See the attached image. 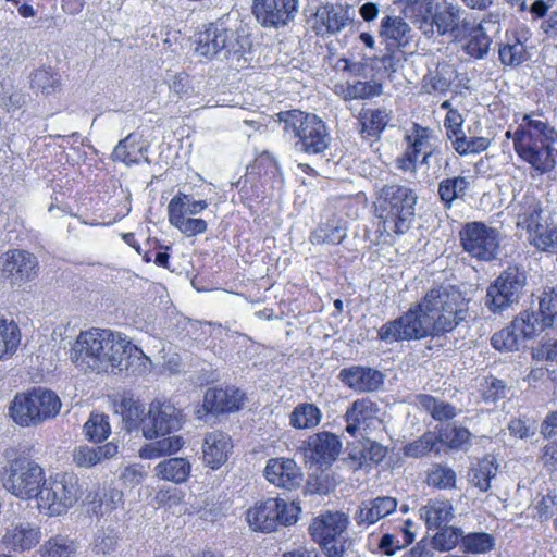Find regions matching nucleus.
<instances>
[{
    "mask_svg": "<svg viewBox=\"0 0 557 557\" xmlns=\"http://www.w3.org/2000/svg\"><path fill=\"white\" fill-rule=\"evenodd\" d=\"M467 302L461 294L446 286L430 289L405 314L383 324L379 338L401 342L438 336L454 330L467 317Z\"/></svg>",
    "mask_w": 557,
    "mask_h": 557,
    "instance_id": "obj_1",
    "label": "nucleus"
},
{
    "mask_svg": "<svg viewBox=\"0 0 557 557\" xmlns=\"http://www.w3.org/2000/svg\"><path fill=\"white\" fill-rule=\"evenodd\" d=\"M133 350L144 364L149 361L140 349L132 346L121 334L92 327L79 333L71 348L70 359L82 371L100 373L114 368L122 370L123 361L132 357ZM128 363L126 360L125 369Z\"/></svg>",
    "mask_w": 557,
    "mask_h": 557,
    "instance_id": "obj_2",
    "label": "nucleus"
},
{
    "mask_svg": "<svg viewBox=\"0 0 557 557\" xmlns=\"http://www.w3.org/2000/svg\"><path fill=\"white\" fill-rule=\"evenodd\" d=\"M518 157L537 174L552 172L556 166L554 145L557 131L542 114H524L515 132L507 131Z\"/></svg>",
    "mask_w": 557,
    "mask_h": 557,
    "instance_id": "obj_3",
    "label": "nucleus"
},
{
    "mask_svg": "<svg viewBox=\"0 0 557 557\" xmlns=\"http://www.w3.org/2000/svg\"><path fill=\"white\" fill-rule=\"evenodd\" d=\"M418 196L413 189L398 185H384L375 201L376 218L387 235L406 234L412 225Z\"/></svg>",
    "mask_w": 557,
    "mask_h": 557,
    "instance_id": "obj_4",
    "label": "nucleus"
},
{
    "mask_svg": "<svg viewBox=\"0 0 557 557\" xmlns=\"http://www.w3.org/2000/svg\"><path fill=\"white\" fill-rule=\"evenodd\" d=\"M250 48L249 38L222 20L211 23L196 38V52L208 59L238 64Z\"/></svg>",
    "mask_w": 557,
    "mask_h": 557,
    "instance_id": "obj_5",
    "label": "nucleus"
},
{
    "mask_svg": "<svg viewBox=\"0 0 557 557\" xmlns=\"http://www.w3.org/2000/svg\"><path fill=\"white\" fill-rule=\"evenodd\" d=\"M350 524L348 515L342 511H325L311 521L308 532L326 557H346L354 540L347 535Z\"/></svg>",
    "mask_w": 557,
    "mask_h": 557,
    "instance_id": "obj_6",
    "label": "nucleus"
},
{
    "mask_svg": "<svg viewBox=\"0 0 557 557\" xmlns=\"http://www.w3.org/2000/svg\"><path fill=\"white\" fill-rule=\"evenodd\" d=\"M62 403L59 396L47 388L34 387L26 393H17L10 405V416L21 426H36L55 418Z\"/></svg>",
    "mask_w": 557,
    "mask_h": 557,
    "instance_id": "obj_7",
    "label": "nucleus"
},
{
    "mask_svg": "<svg viewBox=\"0 0 557 557\" xmlns=\"http://www.w3.org/2000/svg\"><path fill=\"white\" fill-rule=\"evenodd\" d=\"M278 119L284 132L298 138L295 143L298 151L315 154L329 147L330 135L326 125L315 114L292 110L281 112Z\"/></svg>",
    "mask_w": 557,
    "mask_h": 557,
    "instance_id": "obj_8",
    "label": "nucleus"
},
{
    "mask_svg": "<svg viewBox=\"0 0 557 557\" xmlns=\"http://www.w3.org/2000/svg\"><path fill=\"white\" fill-rule=\"evenodd\" d=\"M82 496L79 479L74 473H57L45 480L37 507L48 516L65 513Z\"/></svg>",
    "mask_w": 557,
    "mask_h": 557,
    "instance_id": "obj_9",
    "label": "nucleus"
},
{
    "mask_svg": "<svg viewBox=\"0 0 557 557\" xmlns=\"http://www.w3.org/2000/svg\"><path fill=\"white\" fill-rule=\"evenodd\" d=\"M527 273L523 269L510 265L487 286L484 305L490 312L503 314L517 305L523 296Z\"/></svg>",
    "mask_w": 557,
    "mask_h": 557,
    "instance_id": "obj_10",
    "label": "nucleus"
},
{
    "mask_svg": "<svg viewBox=\"0 0 557 557\" xmlns=\"http://www.w3.org/2000/svg\"><path fill=\"white\" fill-rule=\"evenodd\" d=\"M301 509L295 502L282 498H267L257 502L246 511L249 527L257 532L270 533L280 525H292L298 520Z\"/></svg>",
    "mask_w": 557,
    "mask_h": 557,
    "instance_id": "obj_11",
    "label": "nucleus"
},
{
    "mask_svg": "<svg viewBox=\"0 0 557 557\" xmlns=\"http://www.w3.org/2000/svg\"><path fill=\"white\" fill-rule=\"evenodd\" d=\"M45 480V472L38 463L21 457L10 462L4 487L16 497L37 500Z\"/></svg>",
    "mask_w": 557,
    "mask_h": 557,
    "instance_id": "obj_12",
    "label": "nucleus"
},
{
    "mask_svg": "<svg viewBox=\"0 0 557 557\" xmlns=\"http://www.w3.org/2000/svg\"><path fill=\"white\" fill-rule=\"evenodd\" d=\"M463 250L480 261H493L499 253V232L483 222H469L459 233Z\"/></svg>",
    "mask_w": 557,
    "mask_h": 557,
    "instance_id": "obj_13",
    "label": "nucleus"
},
{
    "mask_svg": "<svg viewBox=\"0 0 557 557\" xmlns=\"http://www.w3.org/2000/svg\"><path fill=\"white\" fill-rule=\"evenodd\" d=\"M37 258L22 249H12L0 257V277L12 286H22L38 275Z\"/></svg>",
    "mask_w": 557,
    "mask_h": 557,
    "instance_id": "obj_14",
    "label": "nucleus"
},
{
    "mask_svg": "<svg viewBox=\"0 0 557 557\" xmlns=\"http://www.w3.org/2000/svg\"><path fill=\"white\" fill-rule=\"evenodd\" d=\"M300 0H253L252 13L263 27L280 28L293 22Z\"/></svg>",
    "mask_w": 557,
    "mask_h": 557,
    "instance_id": "obj_15",
    "label": "nucleus"
},
{
    "mask_svg": "<svg viewBox=\"0 0 557 557\" xmlns=\"http://www.w3.org/2000/svg\"><path fill=\"white\" fill-rule=\"evenodd\" d=\"M471 21L466 11L456 3L444 2L434 13L435 35L448 36L454 41L462 40L471 30Z\"/></svg>",
    "mask_w": 557,
    "mask_h": 557,
    "instance_id": "obj_16",
    "label": "nucleus"
},
{
    "mask_svg": "<svg viewBox=\"0 0 557 557\" xmlns=\"http://www.w3.org/2000/svg\"><path fill=\"white\" fill-rule=\"evenodd\" d=\"M182 426V414L173 405L152 401L144 419V436L157 438L159 435H168Z\"/></svg>",
    "mask_w": 557,
    "mask_h": 557,
    "instance_id": "obj_17",
    "label": "nucleus"
},
{
    "mask_svg": "<svg viewBox=\"0 0 557 557\" xmlns=\"http://www.w3.org/2000/svg\"><path fill=\"white\" fill-rule=\"evenodd\" d=\"M244 403V393L238 388H208L203 396L202 408L197 410L199 419L209 413L220 414L237 411Z\"/></svg>",
    "mask_w": 557,
    "mask_h": 557,
    "instance_id": "obj_18",
    "label": "nucleus"
},
{
    "mask_svg": "<svg viewBox=\"0 0 557 557\" xmlns=\"http://www.w3.org/2000/svg\"><path fill=\"white\" fill-rule=\"evenodd\" d=\"M338 379L344 385L358 393L377 391L384 383V374L381 371L362 366L342 369Z\"/></svg>",
    "mask_w": 557,
    "mask_h": 557,
    "instance_id": "obj_19",
    "label": "nucleus"
},
{
    "mask_svg": "<svg viewBox=\"0 0 557 557\" xmlns=\"http://www.w3.org/2000/svg\"><path fill=\"white\" fill-rule=\"evenodd\" d=\"M397 505V499L391 496H377L362 500L354 513V520L358 527L367 529L393 513Z\"/></svg>",
    "mask_w": 557,
    "mask_h": 557,
    "instance_id": "obj_20",
    "label": "nucleus"
},
{
    "mask_svg": "<svg viewBox=\"0 0 557 557\" xmlns=\"http://www.w3.org/2000/svg\"><path fill=\"white\" fill-rule=\"evenodd\" d=\"M265 479L277 487L292 490L301 484L302 474L293 459L272 458L264 468Z\"/></svg>",
    "mask_w": 557,
    "mask_h": 557,
    "instance_id": "obj_21",
    "label": "nucleus"
},
{
    "mask_svg": "<svg viewBox=\"0 0 557 557\" xmlns=\"http://www.w3.org/2000/svg\"><path fill=\"white\" fill-rule=\"evenodd\" d=\"M307 447L311 458L321 466H330L342 450V442L331 432H319L308 437Z\"/></svg>",
    "mask_w": 557,
    "mask_h": 557,
    "instance_id": "obj_22",
    "label": "nucleus"
},
{
    "mask_svg": "<svg viewBox=\"0 0 557 557\" xmlns=\"http://www.w3.org/2000/svg\"><path fill=\"white\" fill-rule=\"evenodd\" d=\"M434 8V0H405L404 12L406 16L428 38L435 36Z\"/></svg>",
    "mask_w": 557,
    "mask_h": 557,
    "instance_id": "obj_23",
    "label": "nucleus"
},
{
    "mask_svg": "<svg viewBox=\"0 0 557 557\" xmlns=\"http://www.w3.org/2000/svg\"><path fill=\"white\" fill-rule=\"evenodd\" d=\"M233 447L231 437L221 431H212L205 437L202 451L203 460L212 469L220 468L226 462Z\"/></svg>",
    "mask_w": 557,
    "mask_h": 557,
    "instance_id": "obj_24",
    "label": "nucleus"
},
{
    "mask_svg": "<svg viewBox=\"0 0 557 557\" xmlns=\"http://www.w3.org/2000/svg\"><path fill=\"white\" fill-rule=\"evenodd\" d=\"M380 37L386 49L406 47L412 37L410 25L400 16H385L381 21Z\"/></svg>",
    "mask_w": 557,
    "mask_h": 557,
    "instance_id": "obj_25",
    "label": "nucleus"
},
{
    "mask_svg": "<svg viewBox=\"0 0 557 557\" xmlns=\"http://www.w3.org/2000/svg\"><path fill=\"white\" fill-rule=\"evenodd\" d=\"M117 454L119 445L115 442L100 446L81 445L74 448L72 460L76 467L89 469L114 458Z\"/></svg>",
    "mask_w": 557,
    "mask_h": 557,
    "instance_id": "obj_26",
    "label": "nucleus"
},
{
    "mask_svg": "<svg viewBox=\"0 0 557 557\" xmlns=\"http://www.w3.org/2000/svg\"><path fill=\"white\" fill-rule=\"evenodd\" d=\"M377 411L376 404L369 398L355 400L345 413L346 432L355 436L361 428L370 425Z\"/></svg>",
    "mask_w": 557,
    "mask_h": 557,
    "instance_id": "obj_27",
    "label": "nucleus"
},
{
    "mask_svg": "<svg viewBox=\"0 0 557 557\" xmlns=\"http://www.w3.org/2000/svg\"><path fill=\"white\" fill-rule=\"evenodd\" d=\"M457 78V70L447 62L438 63L433 71H429L422 81V87L428 94H445Z\"/></svg>",
    "mask_w": 557,
    "mask_h": 557,
    "instance_id": "obj_28",
    "label": "nucleus"
},
{
    "mask_svg": "<svg viewBox=\"0 0 557 557\" xmlns=\"http://www.w3.org/2000/svg\"><path fill=\"white\" fill-rule=\"evenodd\" d=\"M3 544L14 550L30 549L39 542V531L28 522H22L8 529L2 539Z\"/></svg>",
    "mask_w": 557,
    "mask_h": 557,
    "instance_id": "obj_29",
    "label": "nucleus"
},
{
    "mask_svg": "<svg viewBox=\"0 0 557 557\" xmlns=\"http://www.w3.org/2000/svg\"><path fill=\"white\" fill-rule=\"evenodd\" d=\"M420 518L425 521L428 529L446 525L454 517L453 505L448 500H430L419 510Z\"/></svg>",
    "mask_w": 557,
    "mask_h": 557,
    "instance_id": "obj_30",
    "label": "nucleus"
},
{
    "mask_svg": "<svg viewBox=\"0 0 557 557\" xmlns=\"http://www.w3.org/2000/svg\"><path fill=\"white\" fill-rule=\"evenodd\" d=\"M498 471V465L494 456L487 455L473 463L468 471L469 482L481 492H487L491 487V480Z\"/></svg>",
    "mask_w": 557,
    "mask_h": 557,
    "instance_id": "obj_31",
    "label": "nucleus"
},
{
    "mask_svg": "<svg viewBox=\"0 0 557 557\" xmlns=\"http://www.w3.org/2000/svg\"><path fill=\"white\" fill-rule=\"evenodd\" d=\"M360 133L363 137H380L391 121V112L386 109H363L359 113Z\"/></svg>",
    "mask_w": 557,
    "mask_h": 557,
    "instance_id": "obj_32",
    "label": "nucleus"
},
{
    "mask_svg": "<svg viewBox=\"0 0 557 557\" xmlns=\"http://www.w3.org/2000/svg\"><path fill=\"white\" fill-rule=\"evenodd\" d=\"M315 16L325 26L329 34L339 33L352 21L349 15V8L345 9L342 5L321 7L318 9Z\"/></svg>",
    "mask_w": 557,
    "mask_h": 557,
    "instance_id": "obj_33",
    "label": "nucleus"
},
{
    "mask_svg": "<svg viewBox=\"0 0 557 557\" xmlns=\"http://www.w3.org/2000/svg\"><path fill=\"white\" fill-rule=\"evenodd\" d=\"M190 470L189 461L180 457L163 460L154 467L157 476L176 484L184 483L188 479Z\"/></svg>",
    "mask_w": 557,
    "mask_h": 557,
    "instance_id": "obj_34",
    "label": "nucleus"
},
{
    "mask_svg": "<svg viewBox=\"0 0 557 557\" xmlns=\"http://www.w3.org/2000/svg\"><path fill=\"white\" fill-rule=\"evenodd\" d=\"M183 446V440L178 435H159L156 441L143 446L139 457L143 459H156L164 455L177 453Z\"/></svg>",
    "mask_w": 557,
    "mask_h": 557,
    "instance_id": "obj_35",
    "label": "nucleus"
},
{
    "mask_svg": "<svg viewBox=\"0 0 557 557\" xmlns=\"http://www.w3.org/2000/svg\"><path fill=\"white\" fill-rule=\"evenodd\" d=\"M540 312L523 310L513 320L512 324L522 339H530L539 335L544 329L549 327L544 324V319Z\"/></svg>",
    "mask_w": 557,
    "mask_h": 557,
    "instance_id": "obj_36",
    "label": "nucleus"
},
{
    "mask_svg": "<svg viewBox=\"0 0 557 557\" xmlns=\"http://www.w3.org/2000/svg\"><path fill=\"white\" fill-rule=\"evenodd\" d=\"M321 410L314 404L302 403L293 409L289 423L293 428L299 430L312 429L321 422Z\"/></svg>",
    "mask_w": 557,
    "mask_h": 557,
    "instance_id": "obj_37",
    "label": "nucleus"
},
{
    "mask_svg": "<svg viewBox=\"0 0 557 557\" xmlns=\"http://www.w3.org/2000/svg\"><path fill=\"white\" fill-rule=\"evenodd\" d=\"M21 331L14 321L0 319V360L12 357L20 345Z\"/></svg>",
    "mask_w": 557,
    "mask_h": 557,
    "instance_id": "obj_38",
    "label": "nucleus"
},
{
    "mask_svg": "<svg viewBox=\"0 0 557 557\" xmlns=\"http://www.w3.org/2000/svg\"><path fill=\"white\" fill-rule=\"evenodd\" d=\"M469 187V181L465 176L445 178L438 184V196L445 208H450L456 199H462Z\"/></svg>",
    "mask_w": 557,
    "mask_h": 557,
    "instance_id": "obj_39",
    "label": "nucleus"
},
{
    "mask_svg": "<svg viewBox=\"0 0 557 557\" xmlns=\"http://www.w3.org/2000/svg\"><path fill=\"white\" fill-rule=\"evenodd\" d=\"M525 205L527 206L517 214V226L525 228L531 238L539 232L540 226H543L545 223H543L542 208L537 201L530 199Z\"/></svg>",
    "mask_w": 557,
    "mask_h": 557,
    "instance_id": "obj_40",
    "label": "nucleus"
},
{
    "mask_svg": "<svg viewBox=\"0 0 557 557\" xmlns=\"http://www.w3.org/2000/svg\"><path fill=\"white\" fill-rule=\"evenodd\" d=\"M120 409L127 431H132L139 425L144 431L145 407L138 400H135L132 396H124Z\"/></svg>",
    "mask_w": 557,
    "mask_h": 557,
    "instance_id": "obj_41",
    "label": "nucleus"
},
{
    "mask_svg": "<svg viewBox=\"0 0 557 557\" xmlns=\"http://www.w3.org/2000/svg\"><path fill=\"white\" fill-rule=\"evenodd\" d=\"M467 37H469V40L463 47L466 53L475 59L485 58L492 39L486 35L481 25L474 26L471 23V30H469Z\"/></svg>",
    "mask_w": 557,
    "mask_h": 557,
    "instance_id": "obj_42",
    "label": "nucleus"
},
{
    "mask_svg": "<svg viewBox=\"0 0 557 557\" xmlns=\"http://www.w3.org/2000/svg\"><path fill=\"white\" fill-rule=\"evenodd\" d=\"M456 481V472L450 467L442 463H433L426 472V484L437 490L455 488Z\"/></svg>",
    "mask_w": 557,
    "mask_h": 557,
    "instance_id": "obj_43",
    "label": "nucleus"
},
{
    "mask_svg": "<svg viewBox=\"0 0 557 557\" xmlns=\"http://www.w3.org/2000/svg\"><path fill=\"white\" fill-rule=\"evenodd\" d=\"M498 54L500 62L507 66H518L529 58L525 45L517 36L508 38V41L499 47Z\"/></svg>",
    "mask_w": 557,
    "mask_h": 557,
    "instance_id": "obj_44",
    "label": "nucleus"
},
{
    "mask_svg": "<svg viewBox=\"0 0 557 557\" xmlns=\"http://www.w3.org/2000/svg\"><path fill=\"white\" fill-rule=\"evenodd\" d=\"M495 546V537L486 532L462 534L461 549L469 554H485Z\"/></svg>",
    "mask_w": 557,
    "mask_h": 557,
    "instance_id": "obj_45",
    "label": "nucleus"
},
{
    "mask_svg": "<svg viewBox=\"0 0 557 557\" xmlns=\"http://www.w3.org/2000/svg\"><path fill=\"white\" fill-rule=\"evenodd\" d=\"M45 557H73L76 543L66 535L58 534L49 539L41 547Z\"/></svg>",
    "mask_w": 557,
    "mask_h": 557,
    "instance_id": "obj_46",
    "label": "nucleus"
},
{
    "mask_svg": "<svg viewBox=\"0 0 557 557\" xmlns=\"http://www.w3.org/2000/svg\"><path fill=\"white\" fill-rule=\"evenodd\" d=\"M419 404L437 421H447L456 417L457 410L454 406L431 395H419Z\"/></svg>",
    "mask_w": 557,
    "mask_h": 557,
    "instance_id": "obj_47",
    "label": "nucleus"
},
{
    "mask_svg": "<svg viewBox=\"0 0 557 557\" xmlns=\"http://www.w3.org/2000/svg\"><path fill=\"white\" fill-rule=\"evenodd\" d=\"M431 134L430 128L413 124L411 133L406 135L407 151L417 158L419 154H426V151L432 150Z\"/></svg>",
    "mask_w": 557,
    "mask_h": 557,
    "instance_id": "obj_48",
    "label": "nucleus"
},
{
    "mask_svg": "<svg viewBox=\"0 0 557 557\" xmlns=\"http://www.w3.org/2000/svg\"><path fill=\"white\" fill-rule=\"evenodd\" d=\"M84 432L90 442L100 443L111 433L108 416L103 413H91L84 424Z\"/></svg>",
    "mask_w": 557,
    "mask_h": 557,
    "instance_id": "obj_49",
    "label": "nucleus"
},
{
    "mask_svg": "<svg viewBox=\"0 0 557 557\" xmlns=\"http://www.w3.org/2000/svg\"><path fill=\"white\" fill-rule=\"evenodd\" d=\"M431 540L432 547L440 552H447L461 544L463 531L460 528L443 525Z\"/></svg>",
    "mask_w": 557,
    "mask_h": 557,
    "instance_id": "obj_50",
    "label": "nucleus"
},
{
    "mask_svg": "<svg viewBox=\"0 0 557 557\" xmlns=\"http://www.w3.org/2000/svg\"><path fill=\"white\" fill-rule=\"evenodd\" d=\"M539 312L544 319V324L550 327L557 325V286L546 287L543 290Z\"/></svg>",
    "mask_w": 557,
    "mask_h": 557,
    "instance_id": "obj_51",
    "label": "nucleus"
},
{
    "mask_svg": "<svg viewBox=\"0 0 557 557\" xmlns=\"http://www.w3.org/2000/svg\"><path fill=\"white\" fill-rule=\"evenodd\" d=\"M530 242L542 251L557 253V225H548L545 222L543 226H540L539 232L530 238Z\"/></svg>",
    "mask_w": 557,
    "mask_h": 557,
    "instance_id": "obj_52",
    "label": "nucleus"
},
{
    "mask_svg": "<svg viewBox=\"0 0 557 557\" xmlns=\"http://www.w3.org/2000/svg\"><path fill=\"white\" fill-rule=\"evenodd\" d=\"M169 221L174 227L188 237L205 233L208 226L205 220L187 218L183 215V213L171 214Z\"/></svg>",
    "mask_w": 557,
    "mask_h": 557,
    "instance_id": "obj_53",
    "label": "nucleus"
},
{
    "mask_svg": "<svg viewBox=\"0 0 557 557\" xmlns=\"http://www.w3.org/2000/svg\"><path fill=\"white\" fill-rule=\"evenodd\" d=\"M520 339H522V337L518 331H516L513 324L510 323L509 326L495 333L491 338V343L492 346L499 351H513L518 350Z\"/></svg>",
    "mask_w": 557,
    "mask_h": 557,
    "instance_id": "obj_54",
    "label": "nucleus"
},
{
    "mask_svg": "<svg viewBox=\"0 0 557 557\" xmlns=\"http://www.w3.org/2000/svg\"><path fill=\"white\" fill-rule=\"evenodd\" d=\"M438 442L437 435L428 432L418 440L407 444L403 451L406 457L420 458L428 455Z\"/></svg>",
    "mask_w": 557,
    "mask_h": 557,
    "instance_id": "obj_55",
    "label": "nucleus"
},
{
    "mask_svg": "<svg viewBox=\"0 0 557 557\" xmlns=\"http://www.w3.org/2000/svg\"><path fill=\"white\" fill-rule=\"evenodd\" d=\"M451 145L459 154L479 153L487 149L490 141L485 137H470L465 134L453 139Z\"/></svg>",
    "mask_w": 557,
    "mask_h": 557,
    "instance_id": "obj_56",
    "label": "nucleus"
},
{
    "mask_svg": "<svg viewBox=\"0 0 557 557\" xmlns=\"http://www.w3.org/2000/svg\"><path fill=\"white\" fill-rule=\"evenodd\" d=\"M471 433L462 426L447 425L438 430V442L447 443L451 448H459L469 441Z\"/></svg>",
    "mask_w": 557,
    "mask_h": 557,
    "instance_id": "obj_57",
    "label": "nucleus"
},
{
    "mask_svg": "<svg viewBox=\"0 0 557 557\" xmlns=\"http://www.w3.org/2000/svg\"><path fill=\"white\" fill-rule=\"evenodd\" d=\"M117 536L113 530H99L94 540L92 549L96 554L108 555L115 550Z\"/></svg>",
    "mask_w": 557,
    "mask_h": 557,
    "instance_id": "obj_58",
    "label": "nucleus"
},
{
    "mask_svg": "<svg viewBox=\"0 0 557 557\" xmlns=\"http://www.w3.org/2000/svg\"><path fill=\"white\" fill-rule=\"evenodd\" d=\"M32 86L41 90L44 94H51L59 86V78L50 71L40 69L34 73Z\"/></svg>",
    "mask_w": 557,
    "mask_h": 557,
    "instance_id": "obj_59",
    "label": "nucleus"
},
{
    "mask_svg": "<svg viewBox=\"0 0 557 557\" xmlns=\"http://www.w3.org/2000/svg\"><path fill=\"white\" fill-rule=\"evenodd\" d=\"M506 384L496 377L486 379V387L483 392V398L485 401L496 403L507 396Z\"/></svg>",
    "mask_w": 557,
    "mask_h": 557,
    "instance_id": "obj_60",
    "label": "nucleus"
},
{
    "mask_svg": "<svg viewBox=\"0 0 557 557\" xmlns=\"http://www.w3.org/2000/svg\"><path fill=\"white\" fill-rule=\"evenodd\" d=\"M386 456V448L376 442L368 441L363 445V449L361 451L360 466L367 463L368 461L377 465L381 462Z\"/></svg>",
    "mask_w": 557,
    "mask_h": 557,
    "instance_id": "obj_61",
    "label": "nucleus"
},
{
    "mask_svg": "<svg viewBox=\"0 0 557 557\" xmlns=\"http://www.w3.org/2000/svg\"><path fill=\"white\" fill-rule=\"evenodd\" d=\"M346 237V232L338 226L325 225L319 227L314 233L318 242L327 244H339Z\"/></svg>",
    "mask_w": 557,
    "mask_h": 557,
    "instance_id": "obj_62",
    "label": "nucleus"
},
{
    "mask_svg": "<svg viewBox=\"0 0 557 557\" xmlns=\"http://www.w3.org/2000/svg\"><path fill=\"white\" fill-rule=\"evenodd\" d=\"M463 119L458 110H450L447 112L444 126L447 131V137L453 141V139L460 137L463 133L462 131Z\"/></svg>",
    "mask_w": 557,
    "mask_h": 557,
    "instance_id": "obj_63",
    "label": "nucleus"
},
{
    "mask_svg": "<svg viewBox=\"0 0 557 557\" xmlns=\"http://www.w3.org/2000/svg\"><path fill=\"white\" fill-rule=\"evenodd\" d=\"M376 95L375 86L369 82H357L346 89V99H366Z\"/></svg>",
    "mask_w": 557,
    "mask_h": 557,
    "instance_id": "obj_64",
    "label": "nucleus"
}]
</instances>
